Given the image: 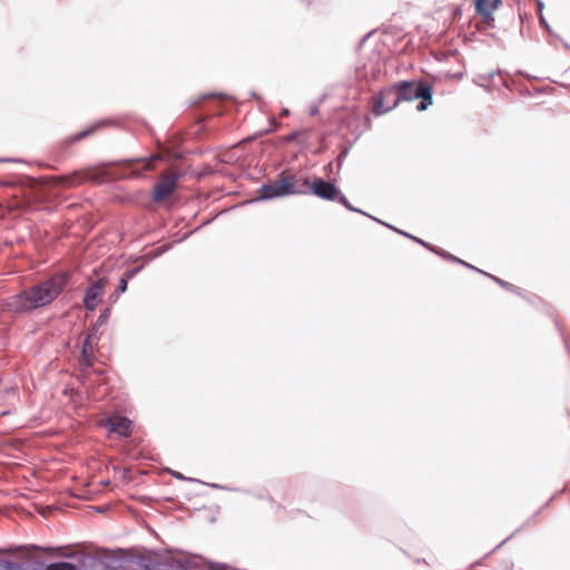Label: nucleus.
Segmentation results:
<instances>
[{
  "label": "nucleus",
  "mask_w": 570,
  "mask_h": 570,
  "mask_svg": "<svg viewBox=\"0 0 570 570\" xmlns=\"http://www.w3.org/2000/svg\"><path fill=\"white\" fill-rule=\"evenodd\" d=\"M337 198H338V202H340L341 204H343V205H344L345 207H347L348 209H352V206L348 204V202H347V199H346V197H345V196H340V195H338V197H337Z\"/></svg>",
  "instance_id": "nucleus-20"
},
{
  "label": "nucleus",
  "mask_w": 570,
  "mask_h": 570,
  "mask_svg": "<svg viewBox=\"0 0 570 570\" xmlns=\"http://www.w3.org/2000/svg\"><path fill=\"white\" fill-rule=\"evenodd\" d=\"M105 173L98 168H86L76 170L70 175L51 176L48 177V181L52 186H60L62 188H75L82 185L86 181H92L99 184L102 181Z\"/></svg>",
  "instance_id": "nucleus-3"
},
{
  "label": "nucleus",
  "mask_w": 570,
  "mask_h": 570,
  "mask_svg": "<svg viewBox=\"0 0 570 570\" xmlns=\"http://www.w3.org/2000/svg\"><path fill=\"white\" fill-rule=\"evenodd\" d=\"M159 159H160V156L155 155V156L150 157L149 159L144 160L145 161L144 169L147 171L153 170L155 168V163Z\"/></svg>",
  "instance_id": "nucleus-18"
},
{
  "label": "nucleus",
  "mask_w": 570,
  "mask_h": 570,
  "mask_svg": "<svg viewBox=\"0 0 570 570\" xmlns=\"http://www.w3.org/2000/svg\"><path fill=\"white\" fill-rule=\"evenodd\" d=\"M396 96L395 86H391L389 88H385L381 90L374 98H373V112L377 116L386 114L391 111L392 109H387L389 102L392 101V99Z\"/></svg>",
  "instance_id": "nucleus-7"
},
{
  "label": "nucleus",
  "mask_w": 570,
  "mask_h": 570,
  "mask_svg": "<svg viewBox=\"0 0 570 570\" xmlns=\"http://www.w3.org/2000/svg\"><path fill=\"white\" fill-rule=\"evenodd\" d=\"M68 283L65 273L55 274L6 299L4 307L13 313H27L52 303Z\"/></svg>",
  "instance_id": "nucleus-1"
},
{
  "label": "nucleus",
  "mask_w": 570,
  "mask_h": 570,
  "mask_svg": "<svg viewBox=\"0 0 570 570\" xmlns=\"http://www.w3.org/2000/svg\"><path fill=\"white\" fill-rule=\"evenodd\" d=\"M107 282L101 278L96 281L86 292L83 304L87 309L94 311L100 302L106 287Z\"/></svg>",
  "instance_id": "nucleus-8"
},
{
  "label": "nucleus",
  "mask_w": 570,
  "mask_h": 570,
  "mask_svg": "<svg viewBox=\"0 0 570 570\" xmlns=\"http://www.w3.org/2000/svg\"><path fill=\"white\" fill-rule=\"evenodd\" d=\"M135 271H127L124 276L120 278L117 291L119 293H125L127 291L128 279L135 275Z\"/></svg>",
  "instance_id": "nucleus-16"
},
{
  "label": "nucleus",
  "mask_w": 570,
  "mask_h": 570,
  "mask_svg": "<svg viewBox=\"0 0 570 570\" xmlns=\"http://www.w3.org/2000/svg\"><path fill=\"white\" fill-rule=\"evenodd\" d=\"M284 178L286 180V186L288 188V193L291 194H308L311 189L312 181L305 176L302 175H293L288 173H283Z\"/></svg>",
  "instance_id": "nucleus-9"
},
{
  "label": "nucleus",
  "mask_w": 570,
  "mask_h": 570,
  "mask_svg": "<svg viewBox=\"0 0 570 570\" xmlns=\"http://www.w3.org/2000/svg\"><path fill=\"white\" fill-rule=\"evenodd\" d=\"M396 96L389 102L387 109H394L402 101L421 99L416 109L423 111L432 105V87L426 82L400 81L395 85Z\"/></svg>",
  "instance_id": "nucleus-2"
},
{
  "label": "nucleus",
  "mask_w": 570,
  "mask_h": 570,
  "mask_svg": "<svg viewBox=\"0 0 570 570\" xmlns=\"http://www.w3.org/2000/svg\"><path fill=\"white\" fill-rule=\"evenodd\" d=\"M97 341H98L97 330H95V328L89 330L86 334V338H85V342L82 345V351H81V361L87 366L91 365V360L94 357V351H95V344L97 343Z\"/></svg>",
  "instance_id": "nucleus-11"
},
{
  "label": "nucleus",
  "mask_w": 570,
  "mask_h": 570,
  "mask_svg": "<svg viewBox=\"0 0 570 570\" xmlns=\"http://www.w3.org/2000/svg\"><path fill=\"white\" fill-rule=\"evenodd\" d=\"M45 570H77V567L70 562H56L48 564Z\"/></svg>",
  "instance_id": "nucleus-17"
},
{
  "label": "nucleus",
  "mask_w": 570,
  "mask_h": 570,
  "mask_svg": "<svg viewBox=\"0 0 570 570\" xmlns=\"http://www.w3.org/2000/svg\"><path fill=\"white\" fill-rule=\"evenodd\" d=\"M31 549H35V547H8V548H0V554L3 556H18V554H24L29 552Z\"/></svg>",
  "instance_id": "nucleus-14"
},
{
  "label": "nucleus",
  "mask_w": 570,
  "mask_h": 570,
  "mask_svg": "<svg viewBox=\"0 0 570 570\" xmlns=\"http://www.w3.org/2000/svg\"><path fill=\"white\" fill-rule=\"evenodd\" d=\"M258 194L261 198L265 199L289 195L284 174H281L273 183L263 185L258 189Z\"/></svg>",
  "instance_id": "nucleus-6"
},
{
  "label": "nucleus",
  "mask_w": 570,
  "mask_h": 570,
  "mask_svg": "<svg viewBox=\"0 0 570 570\" xmlns=\"http://www.w3.org/2000/svg\"><path fill=\"white\" fill-rule=\"evenodd\" d=\"M106 426L118 436L128 438L131 434L132 422L126 416L112 415L107 420Z\"/></svg>",
  "instance_id": "nucleus-10"
},
{
  "label": "nucleus",
  "mask_w": 570,
  "mask_h": 570,
  "mask_svg": "<svg viewBox=\"0 0 570 570\" xmlns=\"http://www.w3.org/2000/svg\"><path fill=\"white\" fill-rule=\"evenodd\" d=\"M309 193L326 200H335L340 195V190L334 184L325 181L322 178L313 179Z\"/></svg>",
  "instance_id": "nucleus-5"
},
{
  "label": "nucleus",
  "mask_w": 570,
  "mask_h": 570,
  "mask_svg": "<svg viewBox=\"0 0 570 570\" xmlns=\"http://www.w3.org/2000/svg\"><path fill=\"white\" fill-rule=\"evenodd\" d=\"M179 173L175 167H169L159 177L153 189V199L161 203L167 199L177 188Z\"/></svg>",
  "instance_id": "nucleus-4"
},
{
  "label": "nucleus",
  "mask_w": 570,
  "mask_h": 570,
  "mask_svg": "<svg viewBox=\"0 0 570 570\" xmlns=\"http://www.w3.org/2000/svg\"><path fill=\"white\" fill-rule=\"evenodd\" d=\"M499 0H476L475 9L484 20H489L493 10L498 7Z\"/></svg>",
  "instance_id": "nucleus-13"
},
{
  "label": "nucleus",
  "mask_w": 570,
  "mask_h": 570,
  "mask_svg": "<svg viewBox=\"0 0 570 570\" xmlns=\"http://www.w3.org/2000/svg\"><path fill=\"white\" fill-rule=\"evenodd\" d=\"M3 568H4L6 570H17L19 567H18V564H17V563H14V562L6 561V562L3 563Z\"/></svg>",
  "instance_id": "nucleus-19"
},
{
  "label": "nucleus",
  "mask_w": 570,
  "mask_h": 570,
  "mask_svg": "<svg viewBox=\"0 0 570 570\" xmlns=\"http://www.w3.org/2000/svg\"><path fill=\"white\" fill-rule=\"evenodd\" d=\"M307 138H308V130L304 129V130H297V131L289 134L288 136L285 137V141H287V142L298 141V142L303 144L306 141Z\"/></svg>",
  "instance_id": "nucleus-15"
},
{
  "label": "nucleus",
  "mask_w": 570,
  "mask_h": 570,
  "mask_svg": "<svg viewBox=\"0 0 570 570\" xmlns=\"http://www.w3.org/2000/svg\"><path fill=\"white\" fill-rule=\"evenodd\" d=\"M99 127H100V124H96L85 130H81L77 134H73V135L67 137L59 144V146H58L59 151L61 154L66 153L73 144H76V142L89 137L94 132H96Z\"/></svg>",
  "instance_id": "nucleus-12"
}]
</instances>
